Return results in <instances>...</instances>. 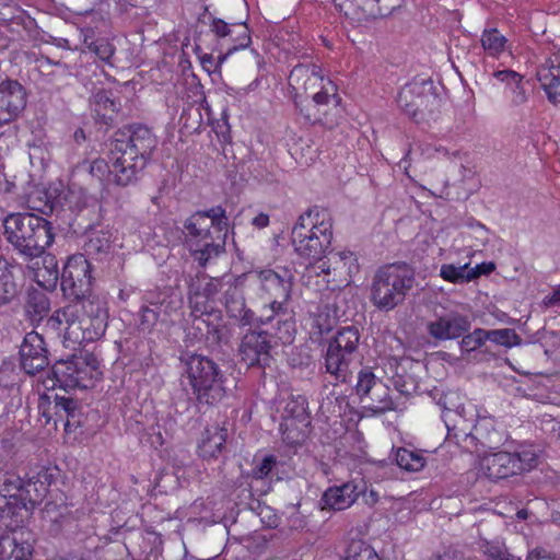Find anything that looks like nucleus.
Wrapping results in <instances>:
<instances>
[{
  "instance_id": "1",
  "label": "nucleus",
  "mask_w": 560,
  "mask_h": 560,
  "mask_svg": "<svg viewBox=\"0 0 560 560\" xmlns=\"http://www.w3.org/2000/svg\"><path fill=\"white\" fill-rule=\"evenodd\" d=\"M60 287L63 296L73 303L55 311L47 319L46 329L72 350L100 339L107 327V304L91 293V264L84 255H72L67 259Z\"/></svg>"
},
{
  "instance_id": "2",
  "label": "nucleus",
  "mask_w": 560,
  "mask_h": 560,
  "mask_svg": "<svg viewBox=\"0 0 560 560\" xmlns=\"http://www.w3.org/2000/svg\"><path fill=\"white\" fill-rule=\"evenodd\" d=\"M255 285L264 304L258 325L276 322V336L282 345L294 341L296 334L295 313L290 307L292 301L293 276L284 270L281 275L273 269L254 270L247 275Z\"/></svg>"
},
{
  "instance_id": "3",
  "label": "nucleus",
  "mask_w": 560,
  "mask_h": 560,
  "mask_svg": "<svg viewBox=\"0 0 560 560\" xmlns=\"http://www.w3.org/2000/svg\"><path fill=\"white\" fill-rule=\"evenodd\" d=\"M229 217L222 206L198 210L184 222L185 244L201 267L224 252Z\"/></svg>"
},
{
  "instance_id": "4",
  "label": "nucleus",
  "mask_w": 560,
  "mask_h": 560,
  "mask_svg": "<svg viewBox=\"0 0 560 560\" xmlns=\"http://www.w3.org/2000/svg\"><path fill=\"white\" fill-rule=\"evenodd\" d=\"M57 475V468L44 466L26 478L14 471H0V520L14 516L18 510H34L46 498Z\"/></svg>"
},
{
  "instance_id": "5",
  "label": "nucleus",
  "mask_w": 560,
  "mask_h": 560,
  "mask_svg": "<svg viewBox=\"0 0 560 560\" xmlns=\"http://www.w3.org/2000/svg\"><path fill=\"white\" fill-rule=\"evenodd\" d=\"M115 158V173L120 183L137 182L158 145L153 132L142 125H129L117 130L110 141Z\"/></svg>"
},
{
  "instance_id": "6",
  "label": "nucleus",
  "mask_w": 560,
  "mask_h": 560,
  "mask_svg": "<svg viewBox=\"0 0 560 560\" xmlns=\"http://www.w3.org/2000/svg\"><path fill=\"white\" fill-rule=\"evenodd\" d=\"M3 228L5 241L23 261L38 259L55 242L52 223L34 213H9Z\"/></svg>"
},
{
  "instance_id": "7",
  "label": "nucleus",
  "mask_w": 560,
  "mask_h": 560,
  "mask_svg": "<svg viewBox=\"0 0 560 560\" xmlns=\"http://www.w3.org/2000/svg\"><path fill=\"white\" fill-rule=\"evenodd\" d=\"M295 252L307 259L320 260L330 248L332 241V218L330 212L314 206L303 212L291 233Z\"/></svg>"
},
{
  "instance_id": "8",
  "label": "nucleus",
  "mask_w": 560,
  "mask_h": 560,
  "mask_svg": "<svg viewBox=\"0 0 560 560\" xmlns=\"http://www.w3.org/2000/svg\"><path fill=\"white\" fill-rule=\"evenodd\" d=\"M183 377L187 378L199 404L217 405L226 395L228 377L210 358L197 353L180 357Z\"/></svg>"
},
{
  "instance_id": "9",
  "label": "nucleus",
  "mask_w": 560,
  "mask_h": 560,
  "mask_svg": "<svg viewBox=\"0 0 560 560\" xmlns=\"http://www.w3.org/2000/svg\"><path fill=\"white\" fill-rule=\"evenodd\" d=\"M415 281V271L407 264L384 265L373 276L370 300L377 310L389 312L404 303Z\"/></svg>"
},
{
  "instance_id": "10",
  "label": "nucleus",
  "mask_w": 560,
  "mask_h": 560,
  "mask_svg": "<svg viewBox=\"0 0 560 560\" xmlns=\"http://www.w3.org/2000/svg\"><path fill=\"white\" fill-rule=\"evenodd\" d=\"M226 281L218 278H209L206 275L191 278L188 283L189 304L195 315L194 326L206 336L212 343H220L222 340V328L208 319L210 317L220 318L219 313L213 312L209 304L219 292H223Z\"/></svg>"
},
{
  "instance_id": "11",
  "label": "nucleus",
  "mask_w": 560,
  "mask_h": 560,
  "mask_svg": "<svg viewBox=\"0 0 560 560\" xmlns=\"http://www.w3.org/2000/svg\"><path fill=\"white\" fill-rule=\"evenodd\" d=\"M447 429V440L469 450L478 443L483 447H492L488 430L491 422L482 420L476 423L477 412L472 405H459L456 409L446 408L442 415Z\"/></svg>"
},
{
  "instance_id": "12",
  "label": "nucleus",
  "mask_w": 560,
  "mask_h": 560,
  "mask_svg": "<svg viewBox=\"0 0 560 560\" xmlns=\"http://www.w3.org/2000/svg\"><path fill=\"white\" fill-rule=\"evenodd\" d=\"M360 331L351 326L340 327L328 340L324 352V371L329 374L334 384L347 383L351 377L350 364L359 350Z\"/></svg>"
},
{
  "instance_id": "13",
  "label": "nucleus",
  "mask_w": 560,
  "mask_h": 560,
  "mask_svg": "<svg viewBox=\"0 0 560 560\" xmlns=\"http://www.w3.org/2000/svg\"><path fill=\"white\" fill-rule=\"evenodd\" d=\"M397 104L416 122H422L439 110L441 98L431 79L415 78L400 90Z\"/></svg>"
},
{
  "instance_id": "14",
  "label": "nucleus",
  "mask_w": 560,
  "mask_h": 560,
  "mask_svg": "<svg viewBox=\"0 0 560 560\" xmlns=\"http://www.w3.org/2000/svg\"><path fill=\"white\" fill-rule=\"evenodd\" d=\"M58 384L65 389H86L98 376L97 360L90 354L71 355L67 360H58L51 369Z\"/></svg>"
},
{
  "instance_id": "15",
  "label": "nucleus",
  "mask_w": 560,
  "mask_h": 560,
  "mask_svg": "<svg viewBox=\"0 0 560 560\" xmlns=\"http://www.w3.org/2000/svg\"><path fill=\"white\" fill-rule=\"evenodd\" d=\"M255 326V329L247 331L243 336L238 352L241 360L247 366L265 369L271 360L272 339L280 341L276 336L277 324L273 322L272 324Z\"/></svg>"
},
{
  "instance_id": "16",
  "label": "nucleus",
  "mask_w": 560,
  "mask_h": 560,
  "mask_svg": "<svg viewBox=\"0 0 560 560\" xmlns=\"http://www.w3.org/2000/svg\"><path fill=\"white\" fill-rule=\"evenodd\" d=\"M347 19L362 23L390 15L404 0H332Z\"/></svg>"
},
{
  "instance_id": "17",
  "label": "nucleus",
  "mask_w": 560,
  "mask_h": 560,
  "mask_svg": "<svg viewBox=\"0 0 560 560\" xmlns=\"http://www.w3.org/2000/svg\"><path fill=\"white\" fill-rule=\"evenodd\" d=\"M246 273L226 280V285L223 290V301L231 318L236 319L241 326H254L258 325V316L246 306Z\"/></svg>"
},
{
  "instance_id": "18",
  "label": "nucleus",
  "mask_w": 560,
  "mask_h": 560,
  "mask_svg": "<svg viewBox=\"0 0 560 560\" xmlns=\"http://www.w3.org/2000/svg\"><path fill=\"white\" fill-rule=\"evenodd\" d=\"M19 355L22 370L30 375L44 371L50 363L47 345L43 336L34 330L24 336Z\"/></svg>"
},
{
  "instance_id": "19",
  "label": "nucleus",
  "mask_w": 560,
  "mask_h": 560,
  "mask_svg": "<svg viewBox=\"0 0 560 560\" xmlns=\"http://www.w3.org/2000/svg\"><path fill=\"white\" fill-rule=\"evenodd\" d=\"M471 328V322L467 315L457 311H450L442 315H436L434 319L428 322L427 331L438 341L454 340L460 338Z\"/></svg>"
},
{
  "instance_id": "20",
  "label": "nucleus",
  "mask_w": 560,
  "mask_h": 560,
  "mask_svg": "<svg viewBox=\"0 0 560 560\" xmlns=\"http://www.w3.org/2000/svg\"><path fill=\"white\" fill-rule=\"evenodd\" d=\"M365 490L366 482L362 478L329 487L322 495V510L343 511L350 508Z\"/></svg>"
},
{
  "instance_id": "21",
  "label": "nucleus",
  "mask_w": 560,
  "mask_h": 560,
  "mask_svg": "<svg viewBox=\"0 0 560 560\" xmlns=\"http://www.w3.org/2000/svg\"><path fill=\"white\" fill-rule=\"evenodd\" d=\"M27 103L25 88L16 80L0 83V126L14 121L23 113Z\"/></svg>"
},
{
  "instance_id": "22",
  "label": "nucleus",
  "mask_w": 560,
  "mask_h": 560,
  "mask_svg": "<svg viewBox=\"0 0 560 560\" xmlns=\"http://www.w3.org/2000/svg\"><path fill=\"white\" fill-rule=\"evenodd\" d=\"M35 538L27 528H20L0 537V560H31Z\"/></svg>"
},
{
  "instance_id": "23",
  "label": "nucleus",
  "mask_w": 560,
  "mask_h": 560,
  "mask_svg": "<svg viewBox=\"0 0 560 560\" xmlns=\"http://www.w3.org/2000/svg\"><path fill=\"white\" fill-rule=\"evenodd\" d=\"M35 282L47 291H54L60 279L58 260L51 254H43L38 259L24 261Z\"/></svg>"
},
{
  "instance_id": "24",
  "label": "nucleus",
  "mask_w": 560,
  "mask_h": 560,
  "mask_svg": "<svg viewBox=\"0 0 560 560\" xmlns=\"http://www.w3.org/2000/svg\"><path fill=\"white\" fill-rule=\"evenodd\" d=\"M536 78L552 104H560V62L558 57H548L536 70Z\"/></svg>"
},
{
  "instance_id": "25",
  "label": "nucleus",
  "mask_w": 560,
  "mask_h": 560,
  "mask_svg": "<svg viewBox=\"0 0 560 560\" xmlns=\"http://www.w3.org/2000/svg\"><path fill=\"white\" fill-rule=\"evenodd\" d=\"M50 312V299L43 291L35 287L27 289L23 302L24 318L33 327H37L45 318L46 320Z\"/></svg>"
},
{
  "instance_id": "26",
  "label": "nucleus",
  "mask_w": 560,
  "mask_h": 560,
  "mask_svg": "<svg viewBox=\"0 0 560 560\" xmlns=\"http://www.w3.org/2000/svg\"><path fill=\"white\" fill-rule=\"evenodd\" d=\"M517 460L512 453L498 452L490 454L482 460V469L491 480L505 479L518 474Z\"/></svg>"
},
{
  "instance_id": "27",
  "label": "nucleus",
  "mask_w": 560,
  "mask_h": 560,
  "mask_svg": "<svg viewBox=\"0 0 560 560\" xmlns=\"http://www.w3.org/2000/svg\"><path fill=\"white\" fill-rule=\"evenodd\" d=\"M83 254L88 260H105L112 253V234L109 231L91 229L83 236Z\"/></svg>"
},
{
  "instance_id": "28",
  "label": "nucleus",
  "mask_w": 560,
  "mask_h": 560,
  "mask_svg": "<svg viewBox=\"0 0 560 560\" xmlns=\"http://www.w3.org/2000/svg\"><path fill=\"white\" fill-rule=\"evenodd\" d=\"M228 430L219 425L207 428L198 444V454L203 459H217L225 448Z\"/></svg>"
},
{
  "instance_id": "29",
  "label": "nucleus",
  "mask_w": 560,
  "mask_h": 560,
  "mask_svg": "<svg viewBox=\"0 0 560 560\" xmlns=\"http://www.w3.org/2000/svg\"><path fill=\"white\" fill-rule=\"evenodd\" d=\"M115 158H117V155L113 153V149L109 147L108 162L104 159H95L91 162H84L82 167L101 184H113L119 187H126L133 184L135 182L120 183L118 180L115 173Z\"/></svg>"
},
{
  "instance_id": "30",
  "label": "nucleus",
  "mask_w": 560,
  "mask_h": 560,
  "mask_svg": "<svg viewBox=\"0 0 560 560\" xmlns=\"http://www.w3.org/2000/svg\"><path fill=\"white\" fill-rule=\"evenodd\" d=\"M320 67L315 63L296 65L290 72L289 83L294 89L313 91L325 83Z\"/></svg>"
},
{
  "instance_id": "31",
  "label": "nucleus",
  "mask_w": 560,
  "mask_h": 560,
  "mask_svg": "<svg viewBox=\"0 0 560 560\" xmlns=\"http://www.w3.org/2000/svg\"><path fill=\"white\" fill-rule=\"evenodd\" d=\"M90 104L95 118L98 122L106 126L114 124L115 117L119 112L120 104L115 101L110 91L101 89L93 93Z\"/></svg>"
},
{
  "instance_id": "32",
  "label": "nucleus",
  "mask_w": 560,
  "mask_h": 560,
  "mask_svg": "<svg viewBox=\"0 0 560 560\" xmlns=\"http://www.w3.org/2000/svg\"><path fill=\"white\" fill-rule=\"evenodd\" d=\"M360 404L372 415L385 413L395 409L390 388L382 380L360 400Z\"/></svg>"
},
{
  "instance_id": "33",
  "label": "nucleus",
  "mask_w": 560,
  "mask_h": 560,
  "mask_svg": "<svg viewBox=\"0 0 560 560\" xmlns=\"http://www.w3.org/2000/svg\"><path fill=\"white\" fill-rule=\"evenodd\" d=\"M210 31L219 39V44L228 40L230 32L236 33V37L241 39V46H249L252 43L250 31L245 22L228 23L219 18H213L210 22Z\"/></svg>"
},
{
  "instance_id": "34",
  "label": "nucleus",
  "mask_w": 560,
  "mask_h": 560,
  "mask_svg": "<svg viewBox=\"0 0 560 560\" xmlns=\"http://www.w3.org/2000/svg\"><path fill=\"white\" fill-rule=\"evenodd\" d=\"M311 421H303L293 418H282L280 432L282 440L291 446L300 444L308 434Z\"/></svg>"
},
{
  "instance_id": "35",
  "label": "nucleus",
  "mask_w": 560,
  "mask_h": 560,
  "mask_svg": "<svg viewBox=\"0 0 560 560\" xmlns=\"http://www.w3.org/2000/svg\"><path fill=\"white\" fill-rule=\"evenodd\" d=\"M481 270L470 269L468 264L463 266H455L452 264H444L441 266L440 276L452 283L469 282L480 276Z\"/></svg>"
},
{
  "instance_id": "36",
  "label": "nucleus",
  "mask_w": 560,
  "mask_h": 560,
  "mask_svg": "<svg viewBox=\"0 0 560 560\" xmlns=\"http://www.w3.org/2000/svg\"><path fill=\"white\" fill-rule=\"evenodd\" d=\"M15 265L9 261L8 266L0 267V305L10 303L18 294L19 288L13 269Z\"/></svg>"
},
{
  "instance_id": "37",
  "label": "nucleus",
  "mask_w": 560,
  "mask_h": 560,
  "mask_svg": "<svg viewBox=\"0 0 560 560\" xmlns=\"http://www.w3.org/2000/svg\"><path fill=\"white\" fill-rule=\"evenodd\" d=\"M480 43L488 56L497 58L505 50L508 39L497 28H485Z\"/></svg>"
},
{
  "instance_id": "38",
  "label": "nucleus",
  "mask_w": 560,
  "mask_h": 560,
  "mask_svg": "<svg viewBox=\"0 0 560 560\" xmlns=\"http://www.w3.org/2000/svg\"><path fill=\"white\" fill-rule=\"evenodd\" d=\"M282 418L311 421L307 398L301 394H291L283 408Z\"/></svg>"
},
{
  "instance_id": "39",
  "label": "nucleus",
  "mask_w": 560,
  "mask_h": 560,
  "mask_svg": "<svg viewBox=\"0 0 560 560\" xmlns=\"http://www.w3.org/2000/svg\"><path fill=\"white\" fill-rule=\"evenodd\" d=\"M56 198L46 189L36 188L27 197L28 208L43 214H50L55 209Z\"/></svg>"
},
{
  "instance_id": "40",
  "label": "nucleus",
  "mask_w": 560,
  "mask_h": 560,
  "mask_svg": "<svg viewBox=\"0 0 560 560\" xmlns=\"http://www.w3.org/2000/svg\"><path fill=\"white\" fill-rule=\"evenodd\" d=\"M397 465L406 471H420L425 465V458L418 452L405 447L397 448L395 453Z\"/></svg>"
},
{
  "instance_id": "41",
  "label": "nucleus",
  "mask_w": 560,
  "mask_h": 560,
  "mask_svg": "<svg viewBox=\"0 0 560 560\" xmlns=\"http://www.w3.org/2000/svg\"><path fill=\"white\" fill-rule=\"evenodd\" d=\"M479 550L488 560H521L520 557L511 555L504 542L500 540L481 539L479 541Z\"/></svg>"
},
{
  "instance_id": "42",
  "label": "nucleus",
  "mask_w": 560,
  "mask_h": 560,
  "mask_svg": "<svg viewBox=\"0 0 560 560\" xmlns=\"http://www.w3.org/2000/svg\"><path fill=\"white\" fill-rule=\"evenodd\" d=\"M345 560H381V558L370 544L358 539L348 545Z\"/></svg>"
},
{
  "instance_id": "43",
  "label": "nucleus",
  "mask_w": 560,
  "mask_h": 560,
  "mask_svg": "<svg viewBox=\"0 0 560 560\" xmlns=\"http://www.w3.org/2000/svg\"><path fill=\"white\" fill-rule=\"evenodd\" d=\"M487 340L505 348H512L522 343V338L511 328L487 330Z\"/></svg>"
},
{
  "instance_id": "44",
  "label": "nucleus",
  "mask_w": 560,
  "mask_h": 560,
  "mask_svg": "<svg viewBox=\"0 0 560 560\" xmlns=\"http://www.w3.org/2000/svg\"><path fill=\"white\" fill-rule=\"evenodd\" d=\"M163 310L151 306H141L139 312V329L143 332H151L160 320L164 322Z\"/></svg>"
},
{
  "instance_id": "45",
  "label": "nucleus",
  "mask_w": 560,
  "mask_h": 560,
  "mask_svg": "<svg viewBox=\"0 0 560 560\" xmlns=\"http://www.w3.org/2000/svg\"><path fill=\"white\" fill-rule=\"evenodd\" d=\"M380 381L381 378L375 376L371 368L365 366L361 369L358 373L357 384L354 387L355 395L359 397V400L368 395Z\"/></svg>"
},
{
  "instance_id": "46",
  "label": "nucleus",
  "mask_w": 560,
  "mask_h": 560,
  "mask_svg": "<svg viewBox=\"0 0 560 560\" xmlns=\"http://www.w3.org/2000/svg\"><path fill=\"white\" fill-rule=\"evenodd\" d=\"M143 302L145 304L142 306L163 310L164 316H168L179 305V301H168L167 296L161 292H147L143 295Z\"/></svg>"
},
{
  "instance_id": "47",
  "label": "nucleus",
  "mask_w": 560,
  "mask_h": 560,
  "mask_svg": "<svg viewBox=\"0 0 560 560\" xmlns=\"http://www.w3.org/2000/svg\"><path fill=\"white\" fill-rule=\"evenodd\" d=\"M487 340V329L476 328L471 332L462 336L459 348L462 352H472L481 348Z\"/></svg>"
},
{
  "instance_id": "48",
  "label": "nucleus",
  "mask_w": 560,
  "mask_h": 560,
  "mask_svg": "<svg viewBox=\"0 0 560 560\" xmlns=\"http://www.w3.org/2000/svg\"><path fill=\"white\" fill-rule=\"evenodd\" d=\"M89 50L94 52L102 61L113 66L112 58L115 55V46L106 38H97L89 44Z\"/></svg>"
},
{
  "instance_id": "49",
  "label": "nucleus",
  "mask_w": 560,
  "mask_h": 560,
  "mask_svg": "<svg viewBox=\"0 0 560 560\" xmlns=\"http://www.w3.org/2000/svg\"><path fill=\"white\" fill-rule=\"evenodd\" d=\"M25 22H30V18L21 8L4 7L2 10H0V27L8 23L10 25L16 24V26L24 25Z\"/></svg>"
},
{
  "instance_id": "50",
  "label": "nucleus",
  "mask_w": 560,
  "mask_h": 560,
  "mask_svg": "<svg viewBox=\"0 0 560 560\" xmlns=\"http://www.w3.org/2000/svg\"><path fill=\"white\" fill-rule=\"evenodd\" d=\"M55 410L56 415L59 416L60 418H62L63 416H66V418H75L79 411L78 401L70 397L56 396Z\"/></svg>"
},
{
  "instance_id": "51",
  "label": "nucleus",
  "mask_w": 560,
  "mask_h": 560,
  "mask_svg": "<svg viewBox=\"0 0 560 560\" xmlns=\"http://www.w3.org/2000/svg\"><path fill=\"white\" fill-rule=\"evenodd\" d=\"M517 460L518 474L525 470H530L537 464V455L532 450H524L520 453H512Z\"/></svg>"
},
{
  "instance_id": "52",
  "label": "nucleus",
  "mask_w": 560,
  "mask_h": 560,
  "mask_svg": "<svg viewBox=\"0 0 560 560\" xmlns=\"http://www.w3.org/2000/svg\"><path fill=\"white\" fill-rule=\"evenodd\" d=\"M277 464V458L273 455L265 456L264 459L253 468V477L255 479H262L267 477Z\"/></svg>"
},
{
  "instance_id": "53",
  "label": "nucleus",
  "mask_w": 560,
  "mask_h": 560,
  "mask_svg": "<svg viewBox=\"0 0 560 560\" xmlns=\"http://www.w3.org/2000/svg\"><path fill=\"white\" fill-rule=\"evenodd\" d=\"M229 35H228V40L226 42H223L221 43V46H224L226 45V51L224 54H220L218 56V62L219 63H222L232 52L238 50V49H244V48H247L248 46H241V39H238L236 37V33H232L229 31Z\"/></svg>"
},
{
  "instance_id": "54",
  "label": "nucleus",
  "mask_w": 560,
  "mask_h": 560,
  "mask_svg": "<svg viewBox=\"0 0 560 560\" xmlns=\"http://www.w3.org/2000/svg\"><path fill=\"white\" fill-rule=\"evenodd\" d=\"M509 89L511 90V104L513 106H521L527 102L528 96L523 80L518 83H513Z\"/></svg>"
},
{
  "instance_id": "55",
  "label": "nucleus",
  "mask_w": 560,
  "mask_h": 560,
  "mask_svg": "<svg viewBox=\"0 0 560 560\" xmlns=\"http://www.w3.org/2000/svg\"><path fill=\"white\" fill-rule=\"evenodd\" d=\"M336 255L339 257L349 275L359 272V262L354 253L350 250H343L337 253Z\"/></svg>"
},
{
  "instance_id": "56",
  "label": "nucleus",
  "mask_w": 560,
  "mask_h": 560,
  "mask_svg": "<svg viewBox=\"0 0 560 560\" xmlns=\"http://www.w3.org/2000/svg\"><path fill=\"white\" fill-rule=\"evenodd\" d=\"M493 77L500 82L504 83L506 88H509L513 83H518L523 79L522 74L510 69L494 71Z\"/></svg>"
},
{
  "instance_id": "57",
  "label": "nucleus",
  "mask_w": 560,
  "mask_h": 560,
  "mask_svg": "<svg viewBox=\"0 0 560 560\" xmlns=\"http://www.w3.org/2000/svg\"><path fill=\"white\" fill-rule=\"evenodd\" d=\"M393 383L397 392L401 395H410L415 389L413 382L410 377L406 378L405 376L397 374L394 376Z\"/></svg>"
},
{
  "instance_id": "58",
  "label": "nucleus",
  "mask_w": 560,
  "mask_h": 560,
  "mask_svg": "<svg viewBox=\"0 0 560 560\" xmlns=\"http://www.w3.org/2000/svg\"><path fill=\"white\" fill-rule=\"evenodd\" d=\"M26 27H27L26 23H25L24 25H19V26H16V24H11V25H10V24L8 23V24H5L4 26H2V28H4V30H5L8 33H10L12 36H11V37H9V36L0 37V50H1V49H5V48L9 46V44H10L11 39H12L15 35H20L21 30H24V28H26Z\"/></svg>"
},
{
  "instance_id": "59",
  "label": "nucleus",
  "mask_w": 560,
  "mask_h": 560,
  "mask_svg": "<svg viewBox=\"0 0 560 560\" xmlns=\"http://www.w3.org/2000/svg\"><path fill=\"white\" fill-rule=\"evenodd\" d=\"M332 85L329 80H326V83L322 84L320 91L316 92L313 95V101L316 105H326L329 103L330 97H336V94L330 95L327 85Z\"/></svg>"
},
{
  "instance_id": "60",
  "label": "nucleus",
  "mask_w": 560,
  "mask_h": 560,
  "mask_svg": "<svg viewBox=\"0 0 560 560\" xmlns=\"http://www.w3.org/2000/svg\"><path fill=\"white\" fill-rule=\"evenodd\" d=\"M314 327L318 329L319 334H323L324 331H328L330 329L329 318L325 314H319L316 317H314Z\"/></svg>"
},
{
  "instance_id": "61",
  "label": "nucleus",
  "mask_w": 560,
  "mask_h": 560,
  "mask_svg": "<svg viewBox=\"0 0 560 560\" xmlns=\"http://www.w3.org/2000/svg\"><path fill=\"white\" fill-rule=\"evenodd\" d=\"M81 424L80 411H78V416L75 418L68 417L65 421V431L67 433L73 432Z\"/></svg>"
},
{
  "instance_id": "62",
  "label": "nucleus",
  "mask_w": 560,
  "mask_h": 560,
  "mask_svg": "<svg viewBox=\"0 0 560 560\" xmlns=\"http://www.w3.org/2000/svg\"><path fill=\"white\" fill-rule=\"evenodd\" d=\"M361 495L363 497L365 504L370 506H373L378 501V493L373 489H371L370 491H368L366 489L363 493H361Z\"/></svg>"
},
{
  "instance_id": "63",
  "label": "nucleus",
  "mask_w": 560,
  "mask_h": 560,
  "mask_svg": "<svg viewBox=\"0 0 560 560\" xmlns=\"http://www.w3.org/2000/svg\"><path fill=\"white\" fill-rule=\"evenodd\" d=\"M544 304L547 307L560 305V287L551 295L544 299Z\"/></svg>"
},
{
  "instance_id": "64",
  "label": "nucleus",
  "mask_w": 560,
  "mask_h": 560,
  "mask_svg": "<svg viewBox=\"0 0 560 560\" xmlns=\"http://www.w3.org/2000/svg\"><path fill=\"white\" fill-rule=\"evenodd\" d=\"M252 224L258 229H264L269 224V215L261 212L253 219Z\"/></svg>"
}]
</instances>
